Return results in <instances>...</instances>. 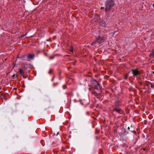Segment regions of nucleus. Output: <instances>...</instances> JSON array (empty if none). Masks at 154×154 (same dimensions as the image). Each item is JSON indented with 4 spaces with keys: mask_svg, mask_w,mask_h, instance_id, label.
Returning <instances> with one entry per match:
<instances>
[{
    "mask_svg": "<svg viewBox=\"0 0 154 154\" xmlns=\"http://www.w3.org/2000/svg\"><path fill=\"white\" fill-rule=\"evenodd\" d=\"M113 110L120 114L122 113L123 112L122 109L118 108H114Z\"/></svg>",
    "mask_w": 154,
    "mask_h": 154,
    "instance_id": "nucleus-5",
    "label": "nucleus"
},
{
    "mask_svg": "<svg viewBox=\"0 0 154 154\" xmlns=\"http://www.w3.org/2000/svg\"><path fill=\"white\" fill-rule=\"evenodd\" d=\"M128 76V75H126L125 76L124 78L125 79H126L127 78Z\"/></svg>",
    "mask_w": 154,
    "mask_h": 154,
    "instance_id": "nucleus-14",
    "label": "nucleus"
},
{
    "mask_svg": "<svg viewBox=\"0 0 154 154\" xmlns=\"http://www.w3.org/2000/svg\"><path fill=\"white\" fill-rule=\"evenodd\" d=\"M94 81L95 82L94 89H97V90H100L101 88V87L99 83L96 80H94Z\"/></svg>",
    "mask_w": 154,
    "mask_h": 154,
    "instance_id": "nucleus-3",
    "label": "nucleus"
},
{
    "mask_svg": "<svg viewBox=\"0 0 154 154\" xmlns=\"http://www.w3.org/2000/svg\"><path fill=\"white\" fill-rule=\"evenodd\" d=\"M149 57H154V49L152 50L150 54H149Z\"/></svg>",
    "mask_w": 154,
    "mask_h": 154,
    "instance_id": "nucleus-8",
    "label": "nucleus"
},
{
    "mask_svg": "<svg viewBox=\"0 0 154 154\" xmlns=\"http://www.w3.org/2000/svg\"><path fill=\"white\" fill-rule=\"evenodd\" d=\"M119 103L117 102H116L115 103V105L114 106V108H117V107L119 106Z\"/></svg>",
    "mask_w": 154,
    "mask_h": 154,
    "instance_id": "nucleus-10",
    "label": "nucleus"
},
{
    "mask_svg": "<svg viewBox=\"0 0 154 154\" xmlns=\"http://www.w3.org/2000/svg\"><path fill=\"white\" fill-rule=\"evenodd\" d=\"M103 8H101V9H103Z\"/></svg>",
    "mask_w": 154,
    "mask_h": 154,
    "instance_id": "nucleus-21",
    "label": "nucleus"
},
{
    "mask_svg": "<svg viewBox=\"0 0 154 154\" xmlns=\"http://www.w3.org/2000/svg\"><path fill=\"white\" fill-rule=\"evenodd\" d=\"M103 40V38H102L101 37L99 36L98 37V39L97 40V41L95 42L96 43L97 41H99V40H100V41H102Z\"/></svg>",
    "mask_w": 154,
    "mask_h": 154,
    "instance_id": "nucleus-11",
    "label": "nucleus"
},
{
    "mask_svg": "<svg viewBox=\"0 0 154 154\" xmlns=\"http://www.w3.org/2000/svg\"><path fill=\"white\" fill-rule=\"evenodd\" d=\"M96 16H97V17L98 16V15L97 14V15H96Z\"/></svg>",
    "mask_w": 154,
    "mask_h": 154,
    "instance_id": "nucleus-18",
    "label": "nucleus"
},
{
    "mask_svg": "<svg viewBox=\"0 0 154 154\" xmlns=\"http://www.w3.org/2000/svg\"><path fill=\"white\" fill-rule=\"evenodd\" d=\"M153 7H154V3L153 4Z\"/></svg>",
    "mask_w": 154,
    "mask_h": 154,
    "instance_id": "nucleus-16",
    "label": "nucleus"
},
{
    "mask_svg": "<svg viewBox=\"0 0 154 154\" xmlns=\"http://www.w3.org/2000/svg\"><path fill=\"white\" fill-rule=\"evenodd\" d=\"M114 34H115V32H114V33H113V35H114Z\"/></svg>",
    "mask_w": 154,
    "mask_h": 154,
    "instance_id": "nucleus-19",
    "label": "nucleus"
},
{
    "mask_svg": "<svg viewBox=\"0 0 154 154\" xmlns=\"http://www.w3.org/2000/svg\"><path fill=\"white\" fill-rule=\"evenodd\" d=\"M58 134V132H57V135Z\"/></svg>",
    "mask_w": 154,
    "mask_h": 154,
    "instance_id": "nucleus-17",
    "label": "nucleus"
},
{
    "mask_svg": "<svg viewBox=\"0 0 154 154\" xmlns=\"http://www.w3.org/2000/svg\"><path fill=\"white\" fill-rule=\"evenodd\" d=\"M95 95L96 96H97V97L100 99V98L102 97L101 95L100 94H96Z\"/></svg>",
    "mask_w": 154,
    "mask_h": 154,
    "instance_id": "nucleus-9",
    "label": "nucleus"
},
{
    "mask_svg": "<svg viewBox=\"0 0 154 154\" xmlns=\"http://www.w3.org/2000/svg\"><path fill=\"white\" fill-rule=\"evenodd\" d=\"M34 54H30L28 55L27 57L28 59H32L34 57Z\"/></svg>",
    "mask_w": 154,
    "mask_h": 154,
    "instance_id": "nucleus-6",
    "label": "nucleus"
},
{
    "mask_svg": "<svg viewBox=\"0 0 154 154\" xmlns=\"http://www.w3.org/2000/svg\"><path fill=\"white\" fill-rule=\"evenodd\" d=\"M19 72L21 75H23L24 73V71L22 69H20Z\"/></svg>",
    "mask_w": 154,
    "mask_h": 154,
    "instance_id": "nucleus-7",
    "label": "nucleus"
},
{
    "mask_svg": "<svg viewBox=\"0 0 154 154\" xmlns=\"http://www.w3.org/2000/svg\"><path fill=\"white\" fill-rule=\"evenodd\" d=\"M21 0H17V1H18V2H20V1Z\"/></svg>",
    "mask_w": 154,
    "mask_h": 154,
    "instance_id": "nucleus-15",
    "label": "nucleus"
},
{
    "mask_svg": "<svg viewBox=\"0 0 154 154\" xmlns=\"http://www.w3.org/2000/svg\"><path fill=\"white\" fill-rule=\"evenodd\" d=\"M14 75H13V77H14Z\"/></svg>",
    "mask_w": 154,
    "mask_h": 154,
    "instance_id": "nucleus-20",
    "label": "nucleus"
},
{
    "mask_svg": "<svg viewBox=\"0 0 154 154\" xmlns=\"http://www.w3.org/2000/svg\"><path fill=\"white\" fill-rule=\"evenodd\" d=\"M99 25L102 27H105L106 26V23L102 20L100 22Z\"/></svg>",
    "mask_w": 154,
    "mask_h": 154,
    "instance_id": "nucleus-4",
    "label": "nucleus"
},
{
    "mask_svg": "<svg viewBox=\"0 0 154 154\" xmlns=\"http://www.w3.org/2000/svg\"><path fill=\"white\" fill-rule=\"evenodd\" d=\"M54 57H51L49 58V59L51 60L54 59Z\"/></svg>",
    "mask_w": 154,
    "mask_h": 154,
    "instance_id": "nucleus-13",
    "label": "nucleus"
},
{
    "mask_svg": "<svg viewBox=\"0 0 154 154\" xmlns=\"http://www.w3.org/2000/svg\"><path fill=\"white\" fill-rule=\"evenodd\" d=\"M131 71L134 76H136L140 74V71L136 69H132Z\"/></svg>",
    "mask_w": 154,
    "mask_h": 154,
    "instance_id": "nucleus-2",
    "label": "nucleus"
},
{
    "mask_svg": "<svg viewBox=\"0 0 154 154\" xmlns=\"http://www.w3.org/2000/svg\"><path fill=\"white\" fill-rule=\"evenodd\" d=\"M70 52L73 53V48H70Z\"/></svg>",
    "mask_w": 154,
    "mask_h": 154,
    "instance_id": "nucleus-12",
    "label": "nucleus"
},
{
    "mask_svg": "<svg viewBox=\"0 0 154 154\" xmlns=\"http://www.w3.org/2000/svg\"><path fill=\"white\" fill-rule=\"evenodd\" d=\"M114 5V2L112 0H107L106 4V11H107L110 10L112 7Z\"/></svg>",
    "mask_w": 154,
    "mask_h": 154,
    "instance_id": "nucleus-1",
    "label": "nucleus"
}]
</instances>
